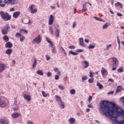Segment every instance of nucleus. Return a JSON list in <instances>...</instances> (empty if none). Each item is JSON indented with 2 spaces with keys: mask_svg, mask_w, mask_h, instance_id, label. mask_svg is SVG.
Here are the masks:
<instances>
[{
  "mask_svg": "<svg viewBox=\"0 0 124 124\" xmlns=\"http://www.w3.org/2000/svg\"><path fill=\"white\" fill-rule=\"evenodd\" d=\"M0 15L1 16V18L4 21H9L11 19V16L9 15V14L8 13H4L3 11L0 12Z\"/></svg>",
  "mask_w": 124,
  "mask_h": 124,
  "instance_id": "f257e3e1",
  "label": "nucleus"
},
{
  "mask_svg": "<svg viewBox=\"0 0 124 124\" xmlns=\"http://www.w3.org/2000/svg\"><path fill=\"white\" fill-rule=\"evenodd\" d=\"M10 29V27L8 24H7L5 27L2 30V34H7L8 33V31H9V29Z\"/></svg>",
  "mask_w": 124,
  "mask_h": 124,
  "instance_id": "f03ea898",
  "label": "nucleus"
},
{
  "mask_svg": "<svg viewBox=\"0 0 124 124\" xmlns=\"http://www.w3.org/2000/svg\"><path fill=\"white\" fill-rule=\"evenodd\" d=\"M36 42L37 44L41 42V38H40V35H39L37 37L32 41V43H35Z\"/></svg>",
  "mask_w": 124,
  "mask_h": 124,
  "instance_id": "7ed1b4c3",
  "label": "nucleus"
},
{
  "mask_svg": "<svg viewBox=\"0 0 124 124\" xmlns=\"http://www.w3.org/2000/svg\"><path fill=\"white\" fill-rule=\"evenodd\" d=\"M112 62L113 63V66H118L119 65V61L116 58H111Z\"/></svg>",
  "mask_w": 124,
  "mask_h": 124,
  "instance_id": "20e7f679",
  "label": "nucleus"
},
{
  "mask_svg": "<svg viewBox=\"0 0 124 124\" xmlns=\"http://www.w3.org/2000/svg\"><path fill=\"white\" fill-rule=\"evenodd\" d=\"M6 103H5V101L1 100L0 98V107L1 108H4V107H6Z\"/></svg>",
  "mask_w": 124,
  "mask_h": 124,
  "instance_id": "39448f33",
  "label": "nucleus"
},
{
  "mask_svg": "<svg viewBox=\"0 0 124 124\" xmlns=\"http://www.w3.org/2000/svg\"><path fill=\"white\" fill-rule=\"evenodd\" d=\"M17 2V0H8V1L4 2V3H7L8 4H15Z\"/></svg>",
  "mask_w": 124,
  "mask_h": 124,
  "instance_id": "423d86ee",
  "label": "nucleus"
},
{
  "mask_svg": "<svg viewBox=\"0 0 124 124\" xmlns=\"http://www.w3.org/2000/svg\"><path fill=\"white\" fill-rule=\"evenodd\" d=\"M54 16L53 15H50V17L49 19V21H48V24L49 25H53V23H54Z\"/></svg>",
  "mask_w": 124,
  "mask_h": 124,
  "instance_id": "0eeeda50",
  "label": "nucleus"
},
{
  "mask_svg": "<svg viewBox=\"0 0 124 124\" xmlns=\"http://www.w3.org/2000/svg\"><path fill=\"white\" fill-rule=\"evenodd\" d=\"M33 6H34V5H32L29 8V9L31 10V12L32 14H34V13H36V12H37V9H33Z\"/></svg>",
  "mask_w": 124,
  "mask_h": 124,
  "instance_id": "6e6552de",
  "label": "nucleus"
},
{
  "mask_svg": "<svg viewBox=\"0 0 124 124\" xmlns=\"http://www.w3.org/2000/svg\"><path fill=\"white\" fill-rule=\"evenodd\" d=\"M0 124H9L8 121L5 119H1L0 120Z\"/></svg>",
  "mask_w": 124,
  "mask_h": 124,
  "instance_id": "1a4fd4ad",
  "label": "nucleus"
},
{
  "mask_svg": "<svg viewBox=\"0 0 124 124\" xmlns=\"http://www.w3.org/2000/svg\"><path fill=\"white\" fill-rule=\"evenodd\" d=\"M13 17L16 19H17L19 16H20V12H16L13 14Z\"/></svg>",
  "mask_w": 124,
  "mask_h": 124,
  "instance_id": "9d476101",
  "label": "nucleus"
},
{
  "mask_svg": "<svg viewBox=\"0 0 124 124\" xmlns=\"http://www.w3.org/2000/svg\"><path fill=\"white\" fill-rule=\"evenodd\" d=\"M5 69V66L4 64L0 63V73L2 72Z\"/></svg>",
  "mask_w": 124,
  "mask_h": 124,
  "instance_id": "9b49d317",
  "label": "nucleus"
},
{
  "mask_svg": "<svg viewBox=\"0 0 124 124\" xmlns=\"http://www.w3.org/2000/svg\"><path fill=\"white\" fill-rule=\"evenodd\" d=\"M21 114L18 113H13L12 115V117L13 119H16L17 118H18V117H19V116H20Z\"/></svg>",
  "mask_w": 124,
  "mask_h": 124,
  "instance_id": "f8f14e48",
  "label": "nucleus"
},
{
  "mask_svg": "<svg viewBox=\"0 0 124 124\" xmlns=\"http://www.w3.org/2000/svg\"><path fill=\"white\" fill-rule=\"evenodd\" d=\"M14 106V111H17L18 107H17V100H15L13 105Z\"/></svg>",
  "mask_w": 124,
  "mask_h": 124,
  "instance_id": "ddd939ff",
  "label": "nucleus"
},
{
  "mask_svg": "<svg viewBox=\"0 0 124 124\" xmlns=\"http://www.w3.org/2000/svg\"><path fill=\"white\" fill-rule=\"evenodd\" d=\"M23 97L24 99L28 100V101H31V96L30 95L24 94Z\"/></svg>",
  "mask_w": 124,
  "mask_h": 124,
  "instance_id": "4468645a",
  "label": "nucleus"
},
{
  "mask_svg": "<svg viewBox=\"0 0 124 124\" xmlns=\"http://www.w3.org/2000/svg\"><path fill=\"white\" fill-rule=\"evenodd\" d=\"M79 45H80V46H83V47H85V45H84V39L82 38H79Z\"/></svg>",
  "mask_w": 124,
  "mask_h": 124,
  "instance_id": "2eb2a0df",
  "label": "nucleus"
},
{
  "mask_svg": "<svg viewBox=\"0 0 124 124\" xmlns=\"http://www.w3.org/2000/svg\"><path fill=\"white\" fill-rule=\"evenodd\" d=\"M101 72L102 76L107 75V70L106 69H102Z\"/></svg>",
  "mask_w": 124,
  "mask_h": 124,
  "instance_id": "dca6fc26",
  "label": "nucleus"
},
{
  "mask_svg": "<svg viewBox=\"0 0 124 124\" xmlns=\"http://www.w3.org/2000/svg\"><path fill=\"white\" fill-rule=\"evenodd\" d=\"M122 90H123V87L122 86H119L117 87V89L116 91V93H121L122 92Z\"/></svg>",
  "mask_w": 124,
  "mask_h": 124,
  "instance_id": "f3484780",
  "label": "nucleus"
},
{
  "mask_svg": "<svg viewBox=\"0 0 124 124\" xmlns=\"http://www.w3.org/2000/svg\"><path fill=\"white\" fill-rule=\"evenodd\" d=\"M12 49H8L6 51V54H7V55H8V56H10L11 55V53H12Z\"/></svg>",
  "mask_w": 124,
  "mask_h": 124,
  "instance_id": "a211bd4d",
  "label": "nucleus"
},
{
  "mask_svg": "<svg viewBox=\"0 0 124 124\" xmlns=\"http://www.w3.org/2000/svg\"><path fill=\"white\" fill-rule=\"evenodd\" d=\"M6 46L7 48H12V47H13V45L10 42H8L6 44Z\"/></svg>",
  "mask_w": 124,
  "mask_h": 124,
  "instance_id": "6ab92c4d",
  "label": "nucleus"
},
{
  "mask_svg": "<svg viewBox=\"0 0 124 124\" xmlns=\"http://www.w3.org/2000/svg\"><path fill=\"white\" fill-rule=\"evenodd\" d=\"M55 34L56 37H59L60 36V31L59 29H57L55 31Z\"/></svg>",
  "mask_w": 124,
  "mask_h": 124,
  "instance_id": "aec40b11",
  "label": "nucleus"
},
{
  "mask_svg": "<svg viewBox=\"0 0 124 124\" xmlns=\"http://www.w3.org/2000/svg\"><path fill=\"white\" fill-rule=\"evenodd\" d=\"M55 97L56 98V101H58V102H59V104H60V103L61 102H62V99H61V98L60 97V96H58V95H56Z\"/></svg>",
  "mask_w": 124,
  "mask_h": 124,
  "instance_id": "412c9836",
  "label": "nucleus"
},
{
  "mask_svg": "<svg viewBox=\"0 0 124 124\" xmlns=\"http://www.w3.org/2000/svg\"><path fill=\"white\" fill-rule=\"evenodd\" d=\"M3 39L6 42H8L9 41V38H8V36L7 35H5L3 37Z\"/></svg>",
  "mask_w": 124,
  "mask_h": 124,
  "instance_id": "4be33fe9",
  "label": "nucleus"
},
{
  "mask_svg": "<svg viewBox=\"0 0 124 124\" xmlns=\"http://www.w3.org/2000/svg\"><path fill=\"white\" fill-rule=\"evenodd\" d=\"M83 63L85 64V66L83 67L84 68H87L89 67V63L87 61H85L83 62Z\"/></svg>",
  "mask_w": 124,
  "mask_h": 124,
  "instance_id": "5701e85b",
  "label": "nucleus"
},
{
  "mask_svg": "<svg viewBox=\"0 0 124 124\" xmlns=\"http://www.w3.org/2000/svg\"><path fill=\"white\" fill-rule=\"evenodd\" d=\"M115 6H119V7H121V8H123V4L120 3V2H117L115 4Z\"/></svg>",
  "mask_w": 124,
  "mask_h": 124,
  "instance_id": "b1692460",
  "label": "nucleus"
},
{
  "mask_svg": "<svg viewBox=\"0 0 124 124\" xmlns=\"http://www.w3.org/2000/svg\"><path fill=\"white\" fill-rule=\"evenodd\" d=\"M37 64V61L36 60V59H35L34 61V63L32 66V68H34L35 67V66H36Z\"/></svg>",
  "mask_w": 124,
  "mask_h": 124,
  "instance_id": "393cba45",
  "label": "nucleus"
},
{
  "mask_svg": "<svg viewBox=\"0 0 124 124\" xmlns=\"http://www.w3.org/2000/svg\"><path fill=\"white\" fill-rule=\"evenodd\" d=\"M37 74H38V75H41V76H43V72H42V71L41 70H38L36 72Z\"/></svg>",
  "mask_w": 124,
  "mask_h": 124,
  "instance_id": "a878e982",
  "label": "nucleus"
},
{
  "mask_svg": "<svg viewBox=\"0 0 124 124\" xmlns=\"http://www.w3.org/2000/svg\"><path fill=\"white\" fill-rule=\"evenodd\" d=\"M49 32L52 35H54V31H53V28L52 27H49Z\"/></svg>",
  "mask_w": 124,
  "mask_h": 124,
  "instance_id": "bb28decb",
  "label": "nucleus"
},
{
  "mask_svg": "<svg viewBox=\"0 0 124 124\" xmlns=\"http://www.w3.org/2000/svg\"><path fill=\"white\" fill-rule=\"evenodd\" d=\"M59 104V105H60L61 108H62V109H63V108H64V104L63 103L62 101Z\"/></svg>",
  "mask_w": 124,
  "mask_h": 124,
  "instance_id": "cd10ccee",
  "label": "nucleus"
},
{
  "mask_svg": "<svg viewBox=\"0 0 124 124\" xmlns=\"http://www.w3.org/2000/svg\"><path fill=\"white\" fill-rule=\"evenodd\" d=\"M51 50H52V53H53V54H56V53H57V50L56 49V46L52 47V49Z\"/></svg>",
  "mask_w": 124,
  "mask_h": 124,
  "instance_id": "c85d7f7f",
  "label": "nucleus"
},
{
  "mask_svg": "<svg viewBox=\"0 0 124 124\" xmlns=\"http://www.w3.org/2000/svg\"><path fill=\"white\" fill-rule=\"evenodd\" d=\"M96 86H98V87H99V89H103V85L100 84L98 82H97Z\"/></svg>",
  "mask_w": 124,
  "mask_h": 124,
  "instance_id": "c756f323",
  "label": "nucleus"
},
{
  "mask_svg": "<svg viewBox=\"0 0 124 124\" xmlns=\"http://www.w3.org/2000/svg\"><path fill=\"white\" fill-rule=\"evenodd\" d=\"M69 121H70V124H75V120H74V119L73 118H71L69 120Z\"/></svg>",
  "mask_w": 124,
  "mask_h": 124,
  "instance_id": "7c9ffc66",
  "label": "nucleus"
},
{
  "mask_svg": "<svg viewBox=\"0 0 124 124\" xmlns=\"http://www.w3.org/2000/svg\"><path fill=\"white\" fill-rule=\"evenodd\" d=\"M88 48L89 49H93L95 48V46H94V44L90 45Z\"/></svg>",
  "mask_w": 124,
  "mask_h": 124,
  "instance_id": "2f4dec72",
  "label": "nucleus"
},
{
  "mask_svg": "<svg viewBox=\"0 0 124 124\" xmlns=\"http://www.w3.org/2000/svg\"><path fill=\"white\" fill-rule=\"evenodd\" d=\"M25 39H26V38L24 36H21V37H20V42H23V41H24Z\"/></svg>",
  "mask_w": 124,
  "mask_h": 124,
  "instance_id": "473e14b6",
  "label": "nucleus"
},
{
  "mask_svg": "<svg viewBox=\"0 0 124 124\" xmlns=\"http://www.w3.org/2000/svg\"><path fill=\"white\" fill-rule=\"evenodd\" d=\"M117 71L120 72V73H122V72H124V68L123 67H121L117 70Z\"/></svg>",
  "mask_w": 124,
  "mask_h": 124,
  "instance_id": "72a5a7b5",
  "label": "nucleus"
},
{
  "mask_svg": "<svg viewBox=\"0 0 124 124\" xmlns=\"http://www.w3.org/2000/svg\"><path fill=\"white\" fill-rule=\"evenodd\" d=\"M108 23H106V24H104V25H103V29L104 30H105V29H107V28H108Z\"/></svg>",
  "mask_w": 124,
  "mask_h": 124,
  "instance_id": "f704fd0d",
  "label": "nucleus"
},
{
  "mask_svg": "<svg viewBox=\"0 0 124 124\" xmlns=\"http://www.w3.org/2000/svg\"><path fill=\"white\" fill-rule=\"evenodd\" d=\"M42 93L44 97H47V96H48V94L46 93L44 91H42Z\"/></svg>",
  "mask_w": 124,
  "mask_h": 124,
  "instance_id": "c9c22d12",
  "label": "nucleus"
},
{
  "mask_svg": "<svg viewBox=\"0 0 124 124\" xmlns=\"http://www.w3.org/2000/svg\"><path fill=\"white\" fill-rule=\"evenodd\" d=\"M76 93V91H75V90L74 89H72L70 91L71 94H75Z\"/></svg>",
  "mask_w": 124,
  "mask_h": 124,
  "instance_id": "e433bc0d",
  "label": "nucleus"
},
{
  "mask_svg": "<svg viewBox=\"0 0 124 124\" xmlns=\"http://www.w3.org/2000/svg\"><path fill=\"white\" fill-rule=\"evenodd\" d=\"M20 32H22V31H24L25 33H26V34H27L28 33V31L26 30H24V29H21L19 30Z\"/></svg>",
  "mask_w": 124,
  "mask_h": 124,
  "instance_id": "4c0bfd02",
  "label": "nucleus"
},
{
  "mask_svg": "<svg viewBox=\"0 0 124 124\" xmlns=\"http://www.w3.org/2000/svg\"><path fill=\"white\" fill-rule=\"evenodd\" d=\"M22 36V34H21V33L17 32L16 33V34L15 35V37H19V36H20V37H21Z\"/></svg>",
  "mask_w": 124,
  "mask_h": 124,
  "instance_id": "58836bf2",
  "label": "nucleus"
},
{
  "mask_svg": "<svg viewBox=\"0 0 124 124\" xmlns=\"http://www.w3.org/2000/svg\"><path fill=\"white\" fill-rule=\"evenodd\" d=\"M93 78H92V79H89L88 80V82L90 84H92V83H93Z\"/></svg>",
  "mask_w": 124,
  "mask_h": 124,
  "instance_id": "ea45409f",
  "label": "nucleus"
},
{
  "mask_svg": "<svg viewBox=\"0 0 124 124\" xmlns=\"http://www.w3.org/2000/svg\"><path fill=\"white\" fill-rule=\"evenodd\" d=\"M90 75L89 77H91V78H93V72H90Z\"/></svg>",
  "mask_w": 124,
  "mask_h": 124,
  "instance_id": "a19ab883",
  "label": "nucleus"
},
{
  "mask_svg": "<svg viewBox=\"0 0 124 124\" xmlns=\"http://www.w3.org/2000/svg\"><path fill=\"white\" fill-rule=\"evenodd\" d=\"M120 101L121 102H122V103H123V105L124 106V97H122L121 98Z\"/></svg>",
  "mask_w": 124,
  "mask_h": 124,
  "instance_id": "79ce46f5",
  "label": "nucleus"
},
{
  "mask_svg": "<svg viewBox=\"0 0 124 124\" xmlns=\"http://www.w3.org/2000/svg\"><path fill=\"white\" fill-rule=\"evenodd\" d=\"M47 77H51V76H52V73L48 72L47 73Z\"/></svg>",
  "mask_w": 124,
  "mask_h": 124,
  "instance_id": "37998d69",
  "label": "nucleus"
},
{
  "mask_svg": "<svg viewBox=\"0 0 124 124\" xmlns=\"http://www.w3.org/2000/svg\"><path fill=\"white\" fill-rule=\"evenodd\" d=\"M93 100V97L92 96H89V99H88V101L89 102H91L92 100Z\"/></svg>",
  "mask_w": 124,
  "mask_h": 124,
  "instance_id": "c03bdc74",
  "label": "nucleus"
},
{
  "mask_svg": "<svg viewBox=\"0 0 124 124\" xmlns=\"http://www.w3.org/2000/svg\"><path fill=\"white\" fill-rule=\"evenodd\" d=\"M77 25V23H76V22H74L73 23L72 28H75V27H76Z\"/></svg>",
  "mask_w": 124,
  "mask_h": 124,
  "instance_id": "a18cd8bd",
  "label": "nucleus"
},
{
  "mask_svg": "<svg viewBox=\"0 0 124 124\" xmlns=\"http://www.w3.org/2000/svg\"><path fill=\"white\" fill-rule=\"evenodd\" d=\"M48 43L50 44V47H53L54 46V44H53V42L52 41H50Z\"/></svg>",
  "mask_w": 124,
  "mask_h": 124,
  "instance_id": "49530a36",
  "label": "nucleus"
},
{
  "mask_svg": "<svg viewBox=\"0 0 124 124\" xmlns=\"http://www.w3.org/2000/svg\"><path fill=\"white\" fill-rule=\"evenodd\" d=\"M114 91H111V92H109L108 93V95H110V94H114Z\"/></svg>",
  "mask_w": 124,
  "mask_h": 124,
  "instance_id": "de8ad7c7",
  "label": "nucleus"
},
{
  "mask_svg": "<svg viewBox=\"0 0 124 124\" xmlns=\"http://www.w3.org/2000/svg\"><path fill=\"white\" fill-rule=\"evenodd\" d=\"M59 88H60V89H61V90L64 89V87H63V86H62V85H59Z\"/></svg>",
  "mask_w": 124,
  "mask_h": 124,
  "instance_id": "09e8293b",
  "label": "nucleus"
},
{
  "mask_svg": "<svg viewBox=\"0 0 124 124\" xmlns=\"http://www.w3.org/2000/svg\"><path fill=\"white\" fill-rule=\"evenodd\" d=\"M55 80H59L60 79V77L58 75H56L55 77Z\"/></svg>",
  "mask_w": 124,
  "mask_h": 124,
  "instance_id": "8fccbe9b",
  "label": "nucleus"
},
{
  "mask_svg": "<svg viewBox=\"0 0 124 124\" xmlns=\"http://www.w3.org/2000/svg\"><path fill=\"white\" fill-rule=\"evenodd\" d=\"M82 79L83 81H85V80H87V79H88V78H87V77H83L82 78Z\"/></svg>",
  "mask_w": 124,
  "mask_h": 124,
  "instance_id": "3c124183",
  "label": "nucleus"
},
{
  "mask_svg": "<svg viewBox=\"0 0 124 124\" xmlns=\"http://www.w3.org/2000/svg\"><path fill=\"white\" fill-rule=\"evenodd\" d=\"M46 41H47V42H48V43H49L51 41V40H50V39H49V38H48V37H46Z\"/></svg>",
  "mask_w": 124,
  "mask_h": 124,
  "instance_id": "603ef678",
  "label": "nucleus"
},
{
  "mask_svg": "<svg viewBox=\"0 0 124 124\" xmlns=\"http://www.w3.org/2000/svg\"><path fill=\"white\" fill-rule=\"evenodd\" d=\"M70 49H75V46H71L69 47Z\"/></svg>",
  "mask_w": 124,
  "mask_h": 124,
  "instance_id": "864d4df0",
  "label": "nucleus"
},
{
  "mask_svg": "<svg viewBox=\"0 0 124 124\" xmlns=\"http://www.w3.org/2000/svg\"><path fill=\"white\" fill-rule=\"evenodd\" d=\"M81 11L82 12H86V11H87V8L82 9Z\"/></svg>",
  "mask_w": 124,
  "mask_h": 124,
  "instance_id": "5fc2aeb1",
  "label": "nucleus"
},
{
  "mask_svg": "<svg viewBox=\"0 0 124 124\" xmlns=\"http://www.w3.org/2000/svg\"><path fill=\"white\" fill-rule=\"evenodd\" d=\"M10 12H12V11H15V9H14V8H11L10 9Z\"/></svg>",
  "mask_w": 124,
  "mask_h": 124,
  "instance_id": "6e6d98bb",
  "label": "nucleus"
},
{
  "mask_svg": "<svg viewBox=\"0 0 124 124\" xmlns=\"http://www.w3.org/2000/svg\"><path fill=\"white\" fill-rule=\"evenodd\" d=\"M46 61H49V60L51 59V58H50L49 57H48L47 55H46Z\"/></svg>",
  "mask_w": 124,
  "mask_h": 124,
  "instance_id": "4d7b16f0",
  "label": "nucleus"
},
{
  "mask_svg": "<svg viewBox=\"0 0 124 124\" xmlns=\"http://www.w3.org/2000/svg\"><path fill=\"white\" fill-rule=\"evenodd\" d=\"M77 52H84V50H83V49H79V50H77Z\"/></svg>",
  "mask_w": 124,
  "mask_h": 124,
  "instance_id": "13d9d810",
  "label": "nucleus"
},
{
  "mask_svg": "<svg viewBox=\"0 0 124 124\" xmlns=\"http://www.w3.org/2000/svg\"><path fill=\"white\" fill-rule=\"evenodd\" d=\"M27 124H34L31 121H28L27 122Z\"/></svg>",
  "mask_w": 124,
  "mask_h": 124,
  "instance_id": "bf43d9fd",
  "label": "nucleus"
},
{
  "mask_svg": "<svg viewBox=\"0 0 124 124\" xmlns=\"http://www.w3.org/2000/svg\"><path fill=\"white\" fill-rule=\"evenodd\" d=\"M117 15L118 16H120V17L123 16V15H122V14H120V13H118L117 14Z\"/></svg>",
  "mask_w": 124,
  "mask_h": 124,
  "instance_id": "052dcab7",
  "label": "nucleus"
},
{
  "mask_svg": "<svg viewBox=\"0 0 124 124\" xmlns=\"http://www.w3.org/2000/svg\"><path fill=\"white\" fill-rule=\"evenodd\" d=\"M110 47H112V45H109L107 46V49H109V48H110Z\"/></svg>",
  "mask_w": 124,
  "mask_h": 124,
  "instance_id": "680f3d73",
  "label": "nucleus"
},
{
  "mask_svg": "<svg viewBox=\"0 0 124 124\" xmlns=\"http://www.w3.org/2000/svg\"><path fill=\"white\" fill-rule=\"evenodd\" d=\"M0 6L1 7H4L5 6V4H0Z\"/></svg>",
  "mask_w": 124,
  "mask_h": 124,
  "instance_id": "e2e57ef3",
  "label": "nucleus"
},
{
  "mask_svg": "<svg viewBox=\"0 0 124 124\" xmlns=\"http://www.w3.org/2000/svg\"><path fill=\"white\" fill-rule=\"evenodd\" d=\"M108 82H114V80H113L111 78L108 79Z\"/></svg>",
  "mask_w": 124,
  "mask_h": 124,
  "instance_id": "0e129e2a",
  "label": "nucleus"
},
{
  "mask_svg": "<svg viewBox=\"0 0 124 124\" xmlns=\"http://www.w3.org/2000/svg\"><path fill=\"white\" fill-rule=\"evenodd\" d=\"M93 18H94V19H95L97 21H99V18H98L96 16H94Z\"/></svg>",
  "mask_w": 124,
  "mask_h": 124,
  "instance_id": "69168bd1",
  "label": "nucleus"
},
{
  "mask_svg": "<svg viewBox=\"0 0 124 124\" xmlns=\"http://www.w3.org/2000/svg\"><path fill=\"white\" fill-rule=\"evenodd\" d=\"M54 71H55V72H57V71H59V69L58 68L54 69Z\"/></svg>",
  "mask_w": 124,
  "mask_h": 124,
  "instance_id": "338daca9",
  "label": "nucleus"
},
{
  "mask_svg": "<svg viewBox=\"0 0 124 124\" xmlns=\"http://www.w3.org/2000/svg\"><path fill=\"white\" fill-rule=\"evenodd\" d=\"M85 42H86V43H89V40L85 39L84 40Z\"/></svg>",
  "mask_w": 124,
  "mask_h": 124,
  "instance_id": "774afa93",
  "label": "nucleus"
}]
</instances>
